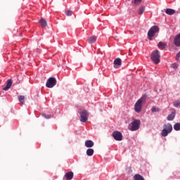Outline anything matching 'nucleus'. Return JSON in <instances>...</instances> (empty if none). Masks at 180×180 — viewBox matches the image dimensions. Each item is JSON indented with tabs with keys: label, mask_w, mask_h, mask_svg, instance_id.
I'll return each mask as SVG.
<instances>
[{
	"label": "nucleus",
	"mask_w": 180,
	"mask_h": 180,
	"mask_svg": "<svg viewBox=\"0 0 180 180\" xmlns=\"http://www.w3.org/2000/svg\"><path fill=\"white\" fill-rule=\"evenodd\" d=\"M134 180H145L144 177H143L140 174H135L134 176Z\"/></svg>",
	"instance_id": "obj_19"
},
{
	"label": "nucleus",
	"mask_w": 180,
	"mask_h": 180,
	"mask_svg": "<svg viewBox=\"0 0 180 180\" xmlns=\"http://www.w3.org/2000/svg\"><path fill=\"white\" fill-rule=\"evenodd\" d=\"M18 101L20 103H25V96H18Z\"/></svg>",
	"instance_id": "obj_23"
},
{
	"label": "nucleus",
	"mask_w": 180,
	"mask_h": 180,
	"mask_svg": "<svg viewBox=\"0 0 180 180\" xmlns=\"http://www.w3.org/2000/svg\"><path fill=\"white\" fill-rule=\"evenodd\" d=\"M144 11H146V7L141 6L139 9V15H143V13H144Z\"/></svg>",
	"instance_id": "obj_21"
},
{
	"label": "nucleus",
	"mask_w": 180,
	"mask_h": 180,
	"mask_svg": "<svg viewBox=\"0 0 180 180\" xmlns=\"http://www.w3.org/2000/svg\"><path fill=\"white\" fill-rule=\"evenodd\" d=\"M96 37L95 35L91 36L89 37L88 40V43L89 44H94V43L96 42Z\"/></svg>",
	"instance_id": "obj_11"
},
{
	"label": "nucleus",
	"mask_w": 180,
	"mask_h": 180,
	"mask_svg": "<svg viewBox=\"0 0 180 180\" xmlns=\"http://www.w3.org/2000/svg\"><path fill=\"white\" fill-rule=\"evenodd\" d=\"M80 115V122L82 123H86L88 121V117L89 116V113H88V111L86 110H83L82 112H79Z\"/></svg>",
	"instance_id": "obj_6"
},
{
	"label": "nucleus",
	"mask_w": 180,
	"mask_h": 180,
	"mask_svg": "<svg viewBox=\"0 0 180 180\" xmlns=\"http://www.w3.org/2000/svg\"><path fill=\"white\" fill-rule=\"evenodd\" d=\"M165 13H167V15H174L175 13V10L172 8H167Z\"/></svg>",
	"instance_id": "obj_16"
},
{
	"label": "nucleus",
	"mask_w": 180,
	"mask_h": 180,
	"mask_svg": "<svg viewBox=\"0 0 180 180\" xmlns=\"http://www.w3.org/2000/svg\"><path fill=\"white\" fill-rule=\"evenodd\" d=\"M112 137H114L116 141H122V140H123V135H122V133L119 131H114L112 133Z\"/></svg>",
	"instance_id": "obj_8"
},
{
	"label": "nucleus",
	"mask_w": 180,
	"mask_h": 180,
	"mask_svg": "<svg viewBox=\"0 0 180 180\" xmlns=\"http://www.w3.org/2000/svg\"><path fill=\"white\" fill-rule=\"evenodd\" d=\"M65 13L66 16H71L72 15V12L70 10L66 11Z\"/></svg>",
	"instance_id": "obj_26"
},
{
	"label": "nucleus",
	"mask_w": 180,
	"mask_h": 180,
	"mask_svg": "<svg viewBox=\"0 0 180 180\" xmlns=\"http://www.w3.org/2000/svg\"><path fill=\"white\" fill-rule=\"evenodd\" d=\"M39 23L41 26V27H47V21L44 19V18H41L40 20H39Z\"/></svg>",
	"instance_id": "obj_15"
},
{
	"label": "nucleus",
	"mask_w": 180,
	"mask_h": 180,
	"mask_svg": "<svg viewBox=\"0 0 180 180\" xmlns=\"http://www.w3.org/2000/svg\"><path fill=\"white\" fill-rule=\"evenodd\" d=\"M150 58L155 64L160 63V59L161 58V56L160 55V51L155 50L152 52Z\"/></svg>",
	"instance_id": "obj_3"
},
{
	"label": "nucleus",
	"mask_w": 180,
	"mask_h": 180,
	"mask_svg": "<svg viewBox=\"0 0 180 180\" xmlns=\"http://www.w3.org/2000/svg\"><path fill=\"white\" fill-rule=\"evenodd\" d=\"M174 44L176 47L180 46V33L175 36L174 39Z\"/></svg>",
	"instance_id": "obj_9"
},
{
	"label": "nucleus",
	"mask_w": 180,
	"mask_h": 180,
	"mask_svg": "<svg viewBox=\"0 0 180 180\" xmlns=\"http://www.w3.org/2000/svg\"><path fill=\"white\" fill-rule=\"evenodd\" d=\"M160 110L159 108L152 107V108H151V112H160Z\"/></svg>",
	"instance_id": "obj_24"
},
{
	"label": "nucleus",
	"mask_w": 180,
	"mask_h": 180,
	"mask_svg": "<svg viewBox=\"0 0 180 180\" xmlns=\"http://www.w3.org/2000/svg\"><path fill=\"white\" fill-rule=\"evenodd\" d=\"M142 1L143 0H134V5H140V4H141Z\"/></svg>",
	"instance_id": "obj_25"
},
{
	"label": "nucleus",
	"mask_w": 180,
	"mask_h": 180,
	"mask_svg": "<svg viewBox=\"0 0 180 180\" xmlns=\"http://www.w3.org/2000/svg\"><path fill=\"white\" fill-rule=\"evenodd\" d=\"M171 131H172V125L169 123L165 124L163 126V129L161 132V135L162 137H167V136H168Z\"/></svg>",
	"instance_id": "obj_2"
},
{
	"label": "nucleus",
	"mask_w": 180,
	"mask_h": 180,
	"mask_svg": "<svg viewBox=\"0 0 180 180\" xmlns=\"http://www.w3.org/2000/svg\"><path fill=\"white\" fill-rule=\"evenodd\" d=\"M172 68H174V70H176L178 68V64L174 63L172 65Z\"/></svg>",
	"instance_id": "obj_28"
},
{
	"label": "nucleus",
	"mask_w": 180,
	"mask_h": 180,
	"mask_svg": "<svg viewBox=\"0 0 180 180\" xmlns=\"http://www.w3.org/2000/svg\"><path fill=\"white\" fill-rule=\"evenodd\" d=\"M67 180H71L74 178V173L72 172H69L65 175Z\"/></svg>",
	"instance_id": "obj_13"
},
{
	"label": "nucleus",
	"mask_w": 180,
	"mask_h": 180,
	"mask_svg": "<svg viewBox=\"0 0 180 180\" xmlns=\"http://www.w3.org/2000/svg\"><path fill=\"white\" fill-rule=\"evenodd\" d=\"M167 119L169 121L174 120V119H175V112H172L170 115L167 116Z\"/></svg>",
	"instance_id": "obj_18"
},
{
	"label": "nucleus",
	"mask_w": 180,
	"mask_h": 180,
	"mask_svg": "<svg viewBox=\"0 0 180 180\" xmlns=\"http://www.w3.org/2000/svg\"><path fill=\"white\" fill-rule=\"evenodd\" d=\"M140 120H134L131 123V125L129 126V130L131 131H136L140 129L141 124Z\"/></svg>",
	"instance_id": "obj_4"
},
{
	"label": "nucleus",
	"mask_w": 180,
	"mask_h": 180,
	"mask_svg": "<svg viewBox=\"0 0 180 180\" xmlns=\"http://www.w3.org/2000/svg\"><path fill=\"white\" fill-rule=\"evenodd\" d=\"M43 116H44V118L45 119H50V115H46V114H43Z\"/></svg>",
	"instance_id": "obj_29"
},
{
	"label": "nucleus",
	"mask_w": 180,
	"mask_h": 180,
	"mask_svg": "<svg viewBox=\"0 0 180 180\" xmlns=\"http://www.w3.org/2000/svg\"><path fill=\"white\" fill-rule=\"evenodd\" d=\"M179 105H180V101H175V102L174 103V108H179Z\"/></svg>",
	"instance_id": "obj_27"
},
{
	"label": "nucleus",
	"mask_w": 180,
	"mask_h": 180,
	"mask_svg": "<svg viewBox=\"0 0 180 180\" xmlns=\"http://www.w3.org/2000/svg\"><path fill=\"white\" fill-rule=\"evenodd\" d=\"M158 47H159V49H165V47H167V44L165 42H159L158 44Z\"/></svg>",
	"instance_id": "obj_20"
},
{
	"label": "nucleus",
	"mask_w": 180,
	"mask_h": 180,
	"mask_svg": "<svg viewBox=\"0 0 180 180\" xmlns=\"http://www.w3.org/2000/svg\"><path fill=\"white\" fill-rule=\"evenodd\" d=\"M160 31V28L158 26L154 25L153 26L148 32V38L149 40H153V37L155 36V33Z\"/></svg>",
	"instance_id": "obj_5"
},
{
	"label": "nucleus",
	"mask_w": 180,
	"mask_h": 180,
	"mask_svg": "<svg viewBox=\"0 0 180 180\" xmlns=\"http://www.w3.org/2000/svg\"><path fill=\"white\" fill-rule=\"evenodd\" d=\"M94 141L91 140H87L85 141V147H87V148H91V147H94Z\"/></svg>",
	"instance_id": "obj_12"
},
{
	"label": "nucleus",
	"mask_w": 180,
	"mask_h": 180,
	"mask_svg": "<svg viewBox=\"0 0 180 180\" xmlns=\"http://www.w3.org/2000/svg\"><path fill=\"white\" fill-rule=\"evenodd\" d=\"M57 84V80L54 77H49L46 82V88H53Z\"/></svg>",
	"instance_id": "obj_7"
},
{
	"label": "nucleus",
	"mask_w": 180,
	"mask_h": 180,
	"mask_svg": "<svg viewBox=\"0 0 180 180\" xmlns=\"http://www.w3.org/2000/svg\"><path fill=\"white\" fill-rule=\"evenodd\" d=\"M11 86H12V81L11 79L7 80V84H6V86H5L3 90L4 91H8L11 88Z\"/></svg>",
	"instance_id": "obj_14"
},
{
	"label": "nucleus",
	"mask_w": 180,
	"mask_h": 180,
	"mask_svg": "<svg viewBox=\"0 0 180 180\" xmlns=\"http://www.w3.org/2000/svg\"><path fill=\"white\" fill-rule=\"evenodd\" d=\"M147 99V95L144 94L142 96V97L139 99L134 105L135 112L137 113H140L141 112L142 109V103L143 102H146V100Z\"/></svg>",
	"instance_id": "obj_1"
},
{
	"label": "nucleus",
	"mask_w": 180,
	"mask_h": 180,
	"mask_svg": "<svg viewBox=\"0 0 180 180\" xmlns=\"http://www.w3.org/2000/svg\"><path fill=\"white\" fill-rule=\"evenodd\" d=\"M180 58V51L177 53L176 60H179Z\"/></svg>",
	"instance_id": "obj_30"
},
{
	"label": "nucleus",
	"mask_w": 180,
	"mask_h": 180,
	"mask_svg": "<svg viewBox=\"0 0 180 180\" xmlns=\"http://www.w3.org/2000/svg\"><path fill=\"white\" fill-rule=\"evenodd\" d=\"M94 150L92 148H89L86 150V155L89 157H92V155H94Z\"/></svg>",
	"instance_id": "obj_17"
},
{
	"label": "nucleus",
	"mask_w": 180,
	"mask_h": 180,
	"mask_svg": "<svg viewBox=\"0 0 180 180\" xmlns=\"http://www.w3.org/2000/svg\"><path fill=\"white\" fill-rule=\"evenodd\" d=\"M174 129L176 130V131H178L180 130V123L177 122L174 125Z\"/></svg>",
	"instance_id": "obj_22"
},
{
	"label": "nucleus",
	"mask_w": 180,
	"mask_h": 180,
	"mask_svg": "<svg viewBox=\"0 0 180 180\" xmlns=\"http://www.w3.org/2000/svg\"><path fill=\"white\" fill-rule=\"evenodd\" d=\"M120 65H122V59L118 58L114 60V67L115 68H119Z\"/></svg>",
	"instance_id": "obj_10"
}]
</instances>
